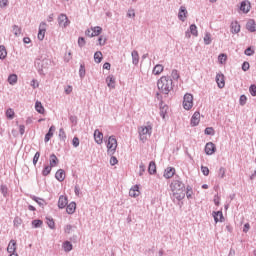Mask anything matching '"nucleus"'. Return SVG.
I'll return each instance as SVG.
<instances>
[{
    "instance_id": "4d7b16f0",
    "label": "nucleus",
    "mask_w": 256,
    "mask_h": 256,
    "mask_svg": "<svg viewBox=\"0 0 256 256\" xmlns=\"http://www.w3.org/2000/svg\"><path fill=\"white\" fill-rule=\"evenodd\" d=\"M249 62H244L243 65H242V69L243 71H249Z\"/></svg>"
},
{
    "instance_id": "6e6d98bb",
    "label": "nucleus",
    "mask_w": 256,
    "mask_h": 256,
    "mask_svg": "<svg viewBox=\"0 0 256 256\" xmlns=\"http://www.w3.org/2000/svg\"><path fill=\"white\" fill-rule=\"evenodd\" d=\"M71 59H72L71 52H68V54H66L64 57V61H66V63H69Z\"/></svg>"
},
{
    "instance_id": "a19ab883",
    "label": "nucleus",
    "mask_w": 256,
    "mask_h": 256,
    "mask_svg": "<svg viewBox=\"0 0 256 256\" xmlns=\"http://www.w3.org/2000/svg\"><path fill=\"white\" fill-rule=\"evenodd\" d=\"M80 77H85V65L81 64L79 69Z\"/></svg>"
},
{
    "instance_id": "0eeeda50",
    "label": "nucleus",
    "mask_w": 256,
    "mask_h": 256,
    "mask_svg": "<svg viewBox=\"0 0 256 256\" xmlns=\"http://www.w3.org/2000/svg\"><path fill=\"white\" fill-rule=\"evenodd\" d=\"M217 151L215 144L213 142H208L205 146V153L206 155H213Z\"/></svg>"
},
{
    "instance_id": "e2e57ef3",
    "label": "nucleus",
    "mask_w": 256,
    "mask_h": 256,
    "mask_svg": "<svg viewBox=\"0 0 256 256\" xmlns=\"http://www.w3.org/2000/svg\"><path fill=\"white\" fill-rule=\"evenodd\" d=\"M219 201H221V198H219L218 195L214 196V203H215V205H217V207L219 205Z\"/></svg>"
},
{
    "instance_id": "774afa93",
    "label": "nucleus",
    "mask_w": 256,
    "mask_h": 256,
    "mask_svg": "<svg viewBox=\"0 0 256 256\" xmlns=\"http://www.w3.org/2000/svg\"><path fill=\"white\" fill-rule=\"evenodd\" d=\"M72 91H73V87H71V86H67V88L65 89V93L67 95H69Z\"/></svg>"
},
{
    "instance_id": "338daca9",
    "label": "nucleus",
    "mask_w": 256,
    "mask_h": 256,
    "mask_svg": "<svg viewBox=\"0 0 256 256\" xmlns=\"http://www.w3.org/2000/svg\"><path fill=\"white\" fill-rule=\"evenodd\" d=\"M19 132L24 135L25 134V125H20L19 126Z\"/></svg>"
},
{
    "instance_id": "680f3d73",
    "label": "nucleus",
    "mask_w": 256,
    "mask_h": 256,
    "mask_svg": "<svg viewBox=\"0 0 256 256\" xmlns=\"http://www.w3.org/2000/svg\"><path fill=\"white\" fill-rule=\"evenodd\" d=\"M13 31H14L15 33H21V27H19V26H17V25H14V26H13Z\"/></svg>"
},
{
    "instance_id": "7ed1b4c3",
    "label": "nucleus",
    "mask_w": 256,
    "mask_h": 256,
    "mask_svg": "<svg viewBox=\"0 0 256 256\" xmlns=\"http://www.w3.org/2000/svg\"><path fill=\"white\" fill-rule=\"evenodd\" d=\"M153 126L147 124V126H141L138 128V133L141 141H147V137H151Z\"/></svg>"
},
{
    "instance_id": "a878e982",
    "label": "nucleus",
    "mask_w": 256,
    "mask_h": 256,
    "mask_svg": "<svg viewBox=\"0 0 256 256\" xmlns=\"http://www.w3.org/2000/svg\"><path fill=\"white\" fill-rule=\"evenodd\" d=\"M35 109H36L37 113H40L41 115H43L45 113V108L43 107V104L39 101H36Z\"/></svg>"
},
{
    "instance_id": "412c9836",
    "label": "nucleus",
    "mask_w": 256,
    "mask_h": 256,
    "mask_svg": "<svg viewBox=\"0 0 256 256\" xmlns=\"http://www.w3.org/2000/svg\"><path fill=\"white\" fill-rule=\"evenodd\" d=\"M106 83L109 89H115V77L113 75H110L106 78Z\"/></svg>"
},
{
    "instance_id": "69168bd1",
    "label": "nucleus",
    "mask_w": 256,
    "mask_h": 256,
    "mask_svg": "<svg viewBox=\"0 0 256 256\" xmlns=\"http://www.w3.org/2000/svg\"><path fill=\"white\" fill-rule=\"evenodd\" d=\"M103 69H107V71H109L111 69V64L109 62L104 63Z\"/></svg>"
},
{
    "instance_id": "49530a36",
    "label": "nucleus",
    "mask_w": 256,
    "mask_h": 256,
    "mask_svg": "<svg viewBox=\"0 0 256 256\" xmlns=\"http://www.w3.org/2000/svg\"><path fill=\"white\" fill-rule=\"evenodd\" d=\"M9 5V0H0V8L5 9Z\"/></svg>"
},
{
    "instance_id": "864d4df0",
    "label": "nucleus",
    "mask_w": 256,
    "mask_h": 256,
    "mask_svg": "<svg viewBox=\"0 0 256 256\" xmlns=\"http://www.w3.org/2000/svg\"><path fill=\"white\" fill-rule=\"evenodd\" d=\"M107 41V39H105V37H103V36H100L99 38H98V43H99V45H105V42Z\"/></svg>"
},
{
    "instance_id": "09e8293b",
    "label": "nucleus",
    "mask_w": 256,
    "mask_h": 256,
    "mask_svg": "<svg viewBox=\"0 0 256 256\" xmlns=\"http://www.w3.org/2000/svg\"><path fill=\"white\" fill-rule=\"evenodd\" d=\"M201 171H202L203 175H205V177H207L209 175V168L207 166H202Z\"/></svg>"
},
{
    "instance_id": "2f4dec72",
    "label": "nucleus",
    "mask_w": 256,
    "mask_h": 256,
    "mask_svg": "<svg viewBox=\"0 0 256 256\" xmlns=\"http://www.w3.org/2000/svg\"><path fill=\"white\" fill-rule=\"evenodd\" d=\"M8 83L10 85H15L17 83V74H11L9 77H8Z\"/></svg>"
},
{
    "instance_id": "4be33fe9",
    "label": "nucleus",
    "mask_w": 256,
    "mask_h": 256,
    "mask_svg": "<svg viewBox=\"0 0 256 256\" xmlns=\"http://www.w3.org/2000/svg\"><path fill=\"white\" fill-rule=\"evenodd\" d=\"M53 133H55V126H51L48 133L45 135V138H44L45 143H49V141H51V137H53Z\"/></svg>"
},
{
    "instance_id": "72a5a7b5",
    "label": "nucleus",
    "mask_w": 256,
    "mask_h": 256,
    "mask_svg": "<svg viewBox=\"0 0 256 256\" xmlns=\"http://www.w3.org/2000/svg\"><path fill=\"white\" fill-rule=\"evenodd\" d=\"M53 169L52 166L48 165V166H45L44 169L42 170V175L44 177H47V175H49L51 173V170Z\"/></svg>"
},
{
    "instance_id": "79ce46f5",
    "label": "nucleus",
    "mask_w": 256,
    "mask_h": 256,
    "mask_svg": "<svg viewBox=\"0 0 256 256\" xmlns=\"http://www.w3.org/2000/svg\"><path fill=\"white\" fill-rule=\"evenodd\" d=\"M47 225L50 229H55V221L53 219H47Z\"/></svg>"
},
{
    "instance_id": "f257e3e1",
    "label": "nucleus",
    "mask_w": 256,
    "mask_h": 256,
    "mask_svg": "<svg viewBox=\"0 0 256 256\" xmlns=\"http://www.w3.org/2000/svg\"><path fill=\"white\" fill-rule=\"evenodd\" d=\"M170 189L174 199H177V201H182V199H185V184H183V182L174 180L170 184Z\"/></svg>"
},
{
    "instance_id": "de8ad7c7",
    "label": "nucleus",
    "mask_w": 256,
    "mask_h": 256,
    "mask_svg": "<svg viewBox=\"0 0 256 256\" xmlns=\"http://www.w3.org/2000/svg\"><path fill=\"white\" fill-rule=\"evenodd\" d=\"M215 134V130H213V128L208 127L205 129V135H214Z\"/></svg>"
},
{
    "instance_id": "3c124183",
    "label": "nucleus",
    "mask_w": 256,
    "mask_h": 256,
    "mask_svg": "<svg viewBox=\"0 0 256 256\" xmlns=\"http://www.w3.org/2000/svg\"><path fill=\"white\" fill-rule=\"evenodd\" d=\"M119 163V160H117V157L112 156L110 158V165H117Z\"/></svg>"
},
{
    "instance_id": "20e7f679",
    "label": "nucleus",
    "mask_w": 256,
    "mask_h": 256,
    "mask_svg": "<svg viewBox=\"0 0 256 256\" xmlns=\"http://www.w3.org/2000/svg\"><path fill=\"white\" fill-rule=\"evenodd\" d=\"M117 145V138H115V136H110L106 141L108 155H115V152L117 151Z\"/></svg>"
},
{
    "instance_id": "2eb2a0df",
    "label": "nucleus",
    "mask_w": 256,
    "mask_h": 256,
    "mask_svg": "<svg viewBox=\"0 0 256 256\" xmlns=\"http://www.w3.org/2000/svg\"><path fill=\"white\" fill-rule=\"evenodd\" d=\"M130 197H139L141 195V191H139V185H134L129 191Z\"/></svg>"
},
{
    "instance_id": "9b49d317",
    "label": "nucleus",
    "mask_w": 256,
    "mask_h": 256,
    "mask_svg": "<svg viewBox=\"0 0 256 256\" xmlns=\"http://www.w3.org/2000/svg\"><path fill=\"white\" fill-rule=\"evenodd\" d=\"M67 203H69L67 196L62 195L59 197V200H58L59 209H65V207H67Z\"/></svg>"
},
{
    "instance_id": "423d86ee",
    "label": "nucleus",
    "mask_w": 256,
    "mask_h": 256,
    "mask_svg": "<svg viewBox=\"0 0 256 256\" xmlns=\"http://www.w3.org/2000/svg\"><path fill=\"white\" fill-rule=\"evenodd\" d=\"M71 21H69V18L67 17V14H60L58 16V25L59 27H69Z\"/></svg>"
},
{
    "instance_id": "39448f33",
    "label": "nucleus",
    "mask_w": 256,
    "mask_h": 256,
    "mask_svg": "<svg viewBox=\"0 0 256 256\" xmlns=\"http://www.w3.org/2000/svg\"><path fill=\"white\" fill-rule=\"evenodd\" d=\"M182 107L185 111H191L193 109V94L186 93L183 97Z\"/></svg>"
},
{
    "instance_id": "c03bdc74",
    "label": "nucleus",
    "mask_w": 256,
    "mask_h": 256,
    "mask_svg": "<svg viewBox=\"0 0 256 256\" xmlns=\"http://www.w3.org/2000/svg\"><path fill=\"white\" fill-rule=\"evenodd\" d=\"M204 43H205V45H210L211 44V35H209V34L205 35Z\"/></svg>"
},
{
    "instance_id": "f704fd0d",
    "label": "nucleus",
    "mask_w": 256,
    "mask_h": 256,
    "mask_svg": "<svg viewBox=\"0 0 256 256\" xmlns=\"http://www.w3.org/2000/svg\"><path fill=\"white\" fill-rule=\"evenodd\" d=\"M6 117H7V119H15V111H13V109H11V108L7 109Z\"/></svg>"
},
{
    "instance_id": "6e6552de",
    "label": "nucleus",
    "mask_w": 256,
    "mask_h": 256,
    "mask_svg": "<svg viewBox=\"0 0 256 256\" xmlns=\"http://www.w3.org/2000/svg\"><path fill=\"white\" fill-rule=\"evenodd\" d=\"M201 122V113L195 112L191 118V125L192 127H197L199 123Z\"/></svg>"
},
{
    "instance_id": "f3484780",
    "label": "nucleus",
    "mask_w": 256,
    "mask_h": 256,
    "mask_svg": "<svg viewBox=\"0 0 256 256\" xmlns=\"http://www.w3.org/2000/svg\"><path fill=\"white\" fill-rule=\"evenodd\" d=\"M175 175V168L167 167L164 171L165 179H171Z\"/></svg>"
},
{
    "instance_id": "c756f323",
    "label": "nucleus",
    "mask_w": 256,
    "mask_h": 256,
    "mask_svg": "<svg viewBox=\"0 0 256 256\" xmlns=\"http://www.w3.org/2000/svg\"><path fill=\"white\" fill-rule=\"evenodd\" d=\"M132 61L134 65H137L139 63V52L132 51Z\"/></svg>"
},
{
    "instance_id": "cd10ccee",
    "label": "nucleus",
    "mask_w": 256,
    "mask_h": 256,
    "mask_svg": "<svg viewBox=\"0 0 256 256\" xmlns=\"http://www.w3.org/2000/svg\"><path fill=\"white\" fill-rule=\"evenodd\" d=\"M148 171L150 175H155V173H157V165L155 164V162H150Z\"/></svg>"
},
{
    "instance_id": "bb28decb",
    "label": "nucleus",
    "mask_w": 256,
    "mask_h": 256,
    "mask_svg": "<svg viewBox=\"0 0 256 256\" xmlns=\"http://www.w3.org/2000/svg\"><path fill=\"white\" fill-rule=\"evenodd\" d=\"M167 111H169V106L167 105H160V115L162 117V119H165V115H167Z\"/></svg>"
},
{
    "instance_id": "ea45409f",
    "label": "nucleus",
    "mask_w": 256,
    "mask_h": 256,
    "mask_svg": "<svg viewBox=\"0 0 256 256\" xmlns=\"http://www.w3.org/2000/svg\"><path fill=\"white\" fill-rule=\"evenodd\" d=\"M225 173H226L225 168H224V167H221V168L219 169V171H218V177H219L220 179L225 178Z\"/></svg>"
},
{
    "instance_id": "58836bf2",
    "label": "nucleus",
    "mask_w": 256,
    "mask_h": 256,
    "mask_svg": "<svg viewBox=\"0 0 256 256\" xmlns=\"http://www.w3.org/2000/svg\"><path fill=\"white\" fill-rule=\"evenodd\" d=\"M249 92H250V95H252V97H256V85L255 84H252L249 87Z\"/></svg>"
},
{
    "instance_id": "5fc2aeb1",
    "label": "nucleus",
    "mask_w": 256,
    "mask_h": 256,
    "mask_svg": "<svg viewBox=\"0 0 256 256\" xmlns=\"http://www.w3.org/2000/svg\"><path fill=\"white\" fill-rule=\"evenodd\" d=\"M190 33H197V25L195 24L190 25Z\"/></svg>"
},
{
    "instance_id": "4c0bfd02",
    "label": "nucleus",
    "mask_w": 256,
    "mask_h": 256,
    "mask_svg": "<svg viewBox=\"0 0 256 256\" xmlns=\"http://www.w3.org/2000/svg\"><path fill=\"white\" fill-rule=\"evenodd\" d=\"M245 55H247V57H251V55H255V50H253V48L248 47L245 51H244Z\"/></svg>"
},
{
    "instance_id": "dca6fc26",
    "label": "nucleus",
    "mask_w": 256,
    "mask_h": 256,
    "mask_svg": "<svg viewBox=\"0 0 256 256\" xmlns=\"http://www.w3.org/2000/svg\"><path fill=\"white\" fill-rule=\"evenodd\" d=\"M213 217H214L215 223H223V221L225 219L223 217V212L222 211L213 212Z\"/></svg>"
},
{
    "instance_id": "603ef678",
    "label": "nucleus",
    "mask_w": 256,
    "mask_h": 256,
    "mask_svg": "<svg viewBox=\"0 0 256 256\" xmlns=\"http://www.w3.org/2000/svg\"><path fill=\"white\" fill-rule=\"evenodd\" d=\"M247 103V96H240V105H245Z\"/></svg>"
},
{
    "instance_id": "f8f14e48",
    "label": "nucleus",
    "mask_w": 256,
    "mask_h": 256,
    "mask_svg": "<svg viewBox=\"0 0 256 256\" xmlns=\"http://www.w3.org/2000/svg\"><path fill=\"white\" fill-rule=\"evenodd\" d=\"M216 83H217L219 89H223V87H225V76L223 74H217L216 75Z\"/></svg>"
},
{
    "instance_id": "ddd939ff",
    "label": "nucleus",
    "mask_w": 256,
    "mask_h": 256,
    "mask_svg": "<svg viewBox=\"0 0 256 256\" xmlns=\"http://www.w3.org/2000/svg\"><path fill=\"white\" fill-rule=\"evenodd\" d=\"M246 29H247V31H250V33H255V31H256L255 20L249 19L248 22L246 23Z\"/></svg>"
},
{
    "instance_id": "37998d69",
    "label": "nucleus",
    "mask_w": 256,
    "mask_h": 256,
    "mask_svg": "<svg viewBox=\"0 0 256 256\" xmlns=\"http://www.w3.org/2000/svg\"><path fill=\"white\" fill-rule=\"evenodd\" d=\"M92 33H101L103 31V28L101 26H96L91 28Z\"/></svg>"
},
{
    "instance_id": "0e129e2a",
    "label": "nucleus",
    "mask_w": 256,
    "mask_h": 256,
    "mask_svg": "<svg viewBox=\"0 0 256 256\" xmlns=\"http://www.w3.org/2000/svg\"><path fill=\"white\" fill-rule=\"evenodd\" d=\"M127 17H135V10H128Z\"/></svg>"
},
{
    "instance_id": "9d476101",
    "label": "nucleus",
    "mask_w": 256,
    "mask_h": 256,
    "mask_svg": "<svg viewBox=\"0 0 256 256\" xmlns=\"http://www.w3.org/2000/svg\"><path fill=\"white\" fill-rule=\"evenodd\" d=\"M17 242L15 240H11L7 247V252L12 255L13 253H17Z\"/></svg>"
},
{
    "instance_id": "052dcab7",
    "label": "nucleus",
    "mask_w": 256,
    "mask_h": 256,
    "mask_svg": "<svg viewBox=\"0 0 256 256\" xmlns=\"http://www.w3.org/2000/svg\"><path fill=\"white\" fill-rule=\"evenodd\" d=\"M73 147H77L79 145V139L77 137H74L72 140Z\"/></svg>"
},
{
    "instance_id": "393cba45",
    "label": "nucleus",
    "mask_w": 256,
    "mask_h": 256,
    "mask_svg": "<svg viewBox=\"0 0 256 256\" xmlns=\"http://www.w3.org/2000/svg\"><path fill=\"white\" fill-rule=\"evenodd\" d=\"M163 70H164L163 65L157 64V65L154 67L152 73H153V75H161V74L163 73Z\"/></svg>"
},
{
    "instance_id": "13d9d810",
    "label": "nucleus",
    "mask_w": 256,
    "mask_h": 256,
    "mask_svg": "<svg viewBox=\"0 0 256 256\" xmlns=\"http://www.w3.org/2000/svg\"><path fill=\"white\" fill-rule=\"evenodd\" d=\"M78 45H80V47H84V45H85V38L80 37L78 39Z\"/></svg>"
},
{
    "instance_id": "e433bc0d",
    "label": "nucleus",
    "mask_w": 256,
    "mask_h": 256,
    "mask_svg": "<svg viewBox=\"0 0 256 256\" xmlns=\"http://www.w3.org/2000/svg\"><path fill=\"white\" fill-rule=\"evenodd\" d=\"M218 61L221 64L226 63L227 62V55L226 54H220L218 56Z\"/></svg>"
},
{
    "instance_id": "aec40b11",
    "label": "nucleus",
    "mask_w": 256,
    "mask_h": 256,
    "mask_svg": "<svg viewBox=\"0 0 256 256\" xmlns=\"http://www.w3.org/2000/svg\"><path fill=\"white\" fill-rule=\"evenodd\" d=\"M57 165H59V159L55 154H51L49 159V166L53 168L57 167Z\"/></svg>"
},
{
    "instance_id": "a211bd4d",
    "label": "nucleus",
    "mask_w": 256,
    "mask_h": 256,
    "mask_svg": "<svg viewBox=\"0 0 256 256\" xmlns=\"http://www.w3.org/2000/svg\"><path fill=\"white\" fill-rule=\"evenodd\" d=\"M76 209H77V204L75 202H70L66 206V212L68 213V215H73V213H75Z\"/></svg>"
},
{
    "instance_id": "4468645a",
    "label": "nucleus",
    "mask_w": 256,
    "mask_h": 256,
    "mask_svg": "<svg viewBox=\"0 0 256 256\" xmlns=\"http://www.w3.org/2000/svg\"><path fill=\"white\" fill-rule=\"evenodd\" d=\"M240 11L249 13V11H251V3L249 1H242L240 4Z\"/></svg>"
},
{
    "instance_id": "7c9ffc66",
    "label": "nucleus",
    "mask_w": 256,
    "mask_h": 256,
    "mask_svg": "<svg viewBox=\"0 0 256 256\" xmlns=\"http://www.w3.org/2000/svg\"><path fill=\"white\" fill-rule=\"evenodd\" d=\"M63 249H64V251L69 253V251H71L73 249V244H71V242H69V241H66L63 243Z\"/></svg>"
},
{
    "instance_id": "473e14b6",
    "label": "nucleus",
    "mask_w": 256,
    "mask_h": 256,
    "mask_svg": "<svg viewBox=\"0 0 256 256\" xmlns=\"http://www.w3.org/2000/svg\"><path fill=\"white\" fill-rule=\"evenodd\" d=\"M7 57V49L5 46H0V59H5Z\"/></svg>"
},
{
    "instance_id": "6ab92c4d",
    "label": "nucleus",
    "mask_w": 256,
    "mask_h": 256,
    "mask_svg": "<svg viewBox=\"0 0 256 256\" xmlns=\"http://www.w3.org/2000/svg\"><path fill=\"white\" fill-rule=\"evenodd\" d=\"M187 17V8L185 6H181L178 13V18L180 21H185V18Z\"/></svg>"
},
{
    "instance_id": "f03ea898",
    "label": "nucleus",
    "mask_w": 256,
    "mask_h": 256,
    "mask_svg": "<svg viewBox=\"0 0 256 256\" xmlns=\"http://www.w3.org/2000/svg\"><path fill=\"white\" fill-rule=\"evenodd\" d=\"M157 87L164 95H169V92L173 90V80L167 76H162L158 82Z\"/></svg>"
},
{
    "instance_id": "c85d7f7f",
    "label": "nucleus",
    "mask_w": 256,
    "mask_h": 256,
    "mask_svg": "<svg viewBox=\"0 0 256 256\" xmlns=\"http://www.w3.org/2000/svg\"><path fill=\"white\" fill-rule=\"evenodd\" d=\"M94 61L95 63H101V61H103V53H101V51L95 52Z\"/></svg>"
},
{
    "instance_id": "a18cd8bd",
    "label": "nucleus",
    "mask_w": 256,
    "mask_h": 256,
    "mask_svg": "<svg viewBox=\"0 0 256 256\" xmlns=\"http://www.w3.org/2000/svg\"><path fill=\"white\" fill-rule=\"evenodd\" d=\"M39 157H41V153L36 152L33 158V164L37 165V162L39 161Z\"/></svg>"
},
{
    "instance_id": "5701e85b",
    "label": "nucleus",
    "mask_w": 256,
    "mask_h": 256,
    "mask_svg": "<svg viewBox=\"0 0 256 256\" xmlns=\"http://www.w3.org/2000/svg\"><path fill=\"white\" fill-rule=\"evenodd\" d=\"M55 177L57 179V181H65V170L63 169H59L56 174Z\"/></svg>"
},
{
    "instance_id": "c9c22d12",
    "label": "nucleus",
    "mask_w": 256,
    "mask_h": 256,
    "mask_svg": "<svg viewBox=\"0 0 256 256\" xmlns=\"http://www.w3.org/2000/svg\"><path fill=\"white\" fill-rule=\"evenodd\" d=\"M47 31V23L41 22L39 25L38 33H45Z\"/></svg>"
},
{
    "instance_id": "8fccbe9b",
    "label": "nucleus",
    "mask_w": 256,
    "mask_h": 256,
    "mask_svg": "<svg viewBox=\"0 0 256 256\" xmlns=\"http://www.w3.org/2000/svg\"><path fill=\"white\" fill-rule=\"evenodd\" d=\"M32 225L34 226V227H41V225H43V221H41V220H34L33 222H32Z\"/></svg>"
},
{
    "instance_id": "1a4fd4ad",
    "label": "nucleus",
    "mask_w": 256,
    "mask_h": 256,
    "mask_svg": "<svg viewBox=\"0 0 256 256\" xmlns=\"http://www.w3.org/2000/svg\"><path fill=\"white\" fill-rule=\"evenodd\" d=\"M94 141L97 145H103V134L99 130L94 131Z\"/></svg>"
},
{
    "instance_id": "bf43d9fd",
    "label": "nucleus",
    "mask_w": 256,
    "mask_h": 256,
    "mask_svg": "<svg viewBox=\"0 0 256 256\" xmlns=\"http://www.w3.org/2000/svg\"><path fill=\"white\" fill-rule=\"evenodd\" d=\"M249 229H251V225L249 223H246L243 228L244 233H248Z\"/></svg>"
},
{
    "instance_id": "b1692460",
    "label": "nucleus",
    "mask_w": 256,
    "mask_h": 256,
    "mask_svg": "<svg viewBox=\"0 0 256 256\" xmlns=\"http://www.w3.org/2000/svg\"><path fill=\"white\" fill-rule=\"evenodd\" d=\"M241 31V25H239V22L235 21L231 23V32L232 33H239Z\"/></svg>"
}]
</instances>
